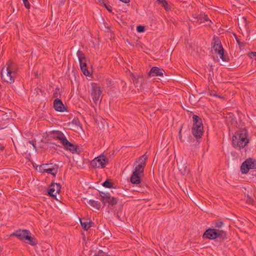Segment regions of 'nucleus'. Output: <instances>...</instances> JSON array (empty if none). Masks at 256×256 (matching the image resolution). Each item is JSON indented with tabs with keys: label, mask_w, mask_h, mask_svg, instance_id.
Segmentation results:
<instances>
[{
	"label": "nucleus",
	"mask_w": 256,
	"mask_h": 256,
	"mask_svg": "<svg viewBox=\"0 0 256 256\" xmlns=\"http://www.w3.org/2000/svg\"><path fill=\"white\" fill-rule=\"evenodd\" d=\"M58 165L54 164H46L40 165L38 171L40 172H46L55 176L58 172Z\"/></svg>",
	"instance_id": "obj_4"
},
{
	"label": "nucleus",
	"mask_w": 256,
	"mask_h": 256,
	"mask_svg": "<svg viewBox=\"0 0 256 256\" xmlns=\"http://www.w3.org/2000/svg\"><path fill=\"white\" fill-rule=\"evenodd\" d=\"M22 1L26 8L27 9H30V6L28 0H22Z\"/></svg>",
	"instance_id": "obj_37"
},
{
	"label": "nucleus",
	"mask_w": 256,
	"mask_h": 256,
	"mask_svg": "<svg viewBox=\"0 0 256 256\" xmlns=\"http://www.w3.org/2000/svg\"><path fill=\"white\" fill-rule=\"evenodd\" d=\"M238 26L240 28H246L248 22L245 17H240L238 18Z\"/></svg>",
	"instance_id": "obj_23"
},
{
	"label": "nucleus",
	"mask_w": 256,
	"mask_h": 256,
	"mask_svg": "<svg viewBox=\"0 0 256 256\" xmlns=\"http://www.w3.org/2000/svg\"><path fill=\"white\" fill-rule=\"evenodd\" d=\"M118 200L116 198H110V201L108 202V204L112 206L116 205L118 204Z\"/></svg>",
	"instance_id": "obj_32"
},
{
	"label": "nucleus",
	"mask_w": 256,
	"mask_h": 256,
	"mask_svg": "<svg viewBox=\"0 0 256 256\" xmlns=\"http://www.w3.org/2000/svg\"><path fill=\"white\" fill-rule=\"evenodd\" d=\"M146 30L145 26L139 25L136 27V30L138 32H144Z\"/></svg>",
	"instance_id": "obj_34"
},
{
	"label": "nucleus",
	"mask_w": 256,
	"mask_h": 256,
	"mask_svg": "<svg viewBox=\"0 0 256 256\" xmlns=\"http://www.w3.org/2000/svg\"><path fill=\"white\" fill-rule=\"evenodd\" d=\"M135 81H136V82H135L136 83H137V79H136V80H135Z\"/></svg>",
	"instance_id": "obj_52"
},
{
	"label": "nucleus",
	"mask_w": 256,
	"mask_h": 256,
	"mask_svg": "<svg viewBox=\"0 0 256 256\" xmlns=\"http://www.w3.org/2000/svg\"><path fill=\"white\" fill-rule=\"evenodd\" d=\"M156 2L159 4L162 5L166 10L169 11L171 10V8L166 0H157Z\"/></svg>",
	"instance_id": "obj_26"
},
{
	"label": "nucleus",
	"mask_w": 256,
	"mask_h": 256,
	"mask_svg": "<svg viewBox=\"0 0 256 256\" xmlns=\"http://www.w3.org/2000/svg\"><path fill=\"white\" fill-rule=\"evenodd\" d=\"M249 56L251 58H254L256 60V52H250L249 54Z\"/></svg>",
	"instance_id": "obj_40"
},
{
	"label": "nucleus",
	"mask_w": 256,
	"mask_h": 256,
	"mask_svg": "<svg viewBox=\"0 0 256 256\" xmlns=\"http://www.w3.org/2000/svg\"><path fill=\"white\" fill-rule=\"evenodd\" d=\"M100 196L101 197L100 200L102 202L104 205L108 202L110 198H114L110 196L109 192H105L102 191H99Z\"/></svg>",
	"instance_id": "obj_19"
},
{
	"label": "nucleus",
	"mask_w": 256,
	"mask_h": 256,
	"mask_svg": "<svg viewBox=\"0 0 256 256\" xmlns=\"http://www.w3.org/2000/svg\"><path fill=\"white\" fill-rule=\"evenodd\" d=\"M192 133L196 139L200 138L204 134V126L192 124Z\"/></svg>",
	"instance_id": "obj_11"
},
{
	"label": "nucleus",
	"mask_w": 256,
	"mask_h": 256,
	"mask_svg": "<svg viewBox=\"0 0 256 256\" xmlns=\"http://www.w3.org/2000/svg\"><path fill=\"white\" fill-rule=\"evenodd\" d=\"M120 0L125 3V4H128L130 2V0Z\"/></svg>",
	"instance_id": "obj_44"
},
{
	"label": "nucleus",
	"mask_w": 256,
	"mask_h": 256,
	"mask_svg": "<svg viewBox=\"0 0 256 256\" xmlns=\"http://www.w3.org/2000/svg\"><path fill=\"white\" fill-rule=\"evenodd\" d=\"M26 243L32 246H36L38 244V240L34 236H32V234H28L26 237V240L24 241Z\"/></svg>",
	"instance_id": "obj_22"
},
{
	"label": "nucleus",
	"mask_w": 256,
	"mask_h": 256,
	"mask_svg": "<svg viewBox=\"0 0 256 256\" xmlns=\"http://www.w3.org/2000/svg\"><path fill=\"white\" fill-rule=\"evenodd\" d=\"M224 50H220V51L218 52L220 56V58L222 60V61L225 62H228L230 60L229 56H228L227 54H224Z\"/></svg>",
	"instance_id": "obj_25"
},
{
	"label": "nucleus",
	"mask_w": 256,
	"mask_h": 256,
	"mask_svg": "<svg viewBox=\"0 0 256 256\" xmlns=\"http://www.w3.org/2000/svg\"><path fill=\"white\" fill-rule=\"evenodd\" d=\"M88 226H90V228L93 226L94 225V222L91 220H90L89 222H88Z\"/></svg>",
	"instance_id": "obj_43"
},
{
	"label": "nucleus",
	"mask_w": 256,
	"mask_h": 256,
	"mask_svg": "<svg viewBox=\"0 0 256 256\" xmlns=\"http://www.w3.org/2000/svg\"><path fill=\"white\" fill-rule=\"evenodd\" d=\"M215 240L218 238L220 241H224L227 239V232L223 230L216 229Z\"/></svg>",
	"instance_id": "obj_20"
},
{
	"label": "nucleus",
	"mask_w": 256,
	"mask_h": 256,
	"mask_svg": "<svg viewBox=\"0 0 256 256\" xmlns=\"http://www.w3.org/2000/svg\"><path fill=\"white\" fill-rule=\"evenodd\" d=\"M246 203L250 204H253L254 202V200L253 198H251L250 197H248L246 200Z\"/></svg>",
	"instance_id": "obj_39"
},
{
	"label": "nucleus",
	"mask_w": 256,
	"mask_h": 256,
	"mask_svg": "<svg viewBox=\"0 0 256 256\" xmlns=\"http://www.w3.org/2000/svg\"><path fill=\"white\" fill-rule=\"evenodd\" d=\"M248 130L246 128L236 132L232 136V144L234 148L240 150L250 142L247 138Z\"/></svg>",
	"instance_id": "obj_2"
},
{
	"label": "nucleus",
	"mask_w": 256,
	"mask_h": 256,
	"mask_svg": "<svg viewBox=\"0 0 256 256\" xmlns=\"http://www.w3.org/2000/svg\"><path fill=\"white\" fill-rule=\"evenodd\" d=\"M99 2H101V4H103L104 2V0H98Z\"/></svg>",
	"instance_id": "obj_48"
},
{
	"label": "nucleus",
	"mask_w": 256,
	"mask_h": 256,
	"mask_svg": "<svg viewBox=\"0 0 256 256\" xmlns=\"http://www.w3.org/2000/svg\"><path fill=\"white\" fill-rule=\"evenodd\" d=\"M214 40L212 48L216 53L218 52L220 50H224L221 42L218 38L214 37Z\"/></svg>",
	"instance_id": "obj_18"
},
{
	"label": "nucleus",
	"mask_w": 256,
	"mask_h": 256,
	"mask_svg": "<svg viewBox=\"0 0 256 256\" xmlns=\"http://www.w3.org/2000/svg\"><path fill=\"white\" fill-rule=\"evenodd\" d=\"M29 142H30V144H32L34 146V148H36V146H35V145H34V141H33V140H30V141H29Z\"/></svg>",
	"instance_id": "obj_45"
},
{
	"label": "nucleus",
	"mask_w": 256,
	"mask_h": 256,
	"mask_svg": "<svg viewBox=\"0 0 256 256\" xmlns=\"http://www.w3.org/2000/svg\"><path fill=\"white\" fill-rule=\"evenodd\" d=\"M142 176L143 174L132 172L130 178V182L133 184H138L141 186L142 184L140 178Z\"/></svg>",
	"instance_id": "obj_17"
},
{
	"label": "nucleus",
	"mask_w": 256,
	"mask_h": 256,
	"mask_svg": "<svg viewBox=\"0 0 256 256\" xmlns=\"http://www.w3.org/2000/svg\"><path fill=\"white\" fill-rule=\"evenodd\" d=\"M53 107L58 112H68V107L64 106L60 98H56L53 102Z\"/></svg>",
	"instance_id": "obj_12"
},
{
	"label": "nucleus",
	"mask_w": 256,
	"mask_h": 256,
	"mask_svg": "<svg viewBox=\"0 0 256 256\" xmlns=\"http://www.w3.org/2000/svg\"><path fill=\"white\" fill-rule=\"evenodd\" d=\"M62 144L64 146V148L66 150H70L72 154L76 153L77 154H80V148L76 145H74L70 142L66 138L64 140Z\"/></svg>",
	"instance_id": "obj_9"
},
{
	"label": "nucleus",
	"mask_w": 256,
	"mask_h": 256,
	"mask_svg": "<svg viewBox=\"0 0 256 256\" xmlns=\"http://www.w3.org/2000/svg\"><path fill=\"white\" fill-rule=\"evenodd\" d=\"M94 256H108L102 250H99Z\"/></svg>",
	"instance_id": "obj_35"
},
{
	"label": "nucleus",
	"mask_w": 256,
	"mask_h": 256,
	"mask_svg": "<svg viewBox=\"0 0 256 256\" xmlns=\"http://www.w3.org/2000/svg\"><path fill=\"white\" fill-rule=\"evenodd\" d=\"M61 186L60 184L52 183L49 186L48 190V194L52 197H56V194L60 190Z\"/></svg>",
	"instance_id": "obj_13"
},
{
	"label": "nucleus",
	"mask_w": 256,
	"mask_h": 256,
	"mask_svg": "<svg viewBox=\"0 0 256 256\" xmlns=\"http://www.w3.org/2000/svg\"><path fill=\"white\" fill-rule=\"evenodd\" d=\"M4 147L0 144V150L2 151L4 150Z\"/></svg>",
	"instance_id": "obj_47"
},
{
	"label": "nucleus",
	"mask_w": 256,
	"mask_h": 256,
	"mask_svg": "<svg viewBox=\"0 0 256 256\" xmlns=\"http://www.w3.org/2000/svg\"><path fill=\"white\" fill-rule=\"evenodd\" d=\"M102 93L100 87L95 82L92 83V96L93 101L96 103L99 100L100 97Z\"/></svg>",
	"instance_id": "obj_8"
},
{
	"label": "nucleus",
	"mask_w": 256,
	"mask_h": 256,
	"mask_svg": "<svg viewBox=\"0 0 256 256\" xmlns=\"http://www.w3.org/2000/svg\"><path fill=\"white\" fill-rule=\"evenodd\" d=\"M102 185L103 186L107 188H112L114 187V184L111 182L110 180L107 179L102 184Z\"/></svg>",
	"instance_id": "obj_29"
},
{
	"label": "nucleus",
	"mask_w": 256,
	"mask_h": 256,
	"mask_svg": "<svg viewBox=\"0 0 256 256\" xmlns=\"http://www.w3.org/2000/svg\"><path fill=\"white\" fill-rule=\"evenodd\" d=\"M61 96V94L60 92V88L58 86H56V88L54 90V92L52 94V98H59Z\"/></svg>",
	"instance_id": "obj_28"
},
{
	"label": "nucleus",
	"mask_w": 256,
	"mask_h": 256,
	"mask_svg": "<svg viewBox=\"0 0 256 256\" xmlns=\"http://www.w3.org/2000/svg\"><path fill=\"white\" fill-rule=\"evenodd\" d=\"M148 157L145 154L140 156L134 163L135 166L133 172L140 174L144 175V168L146 165V160Z\"/></svg>",
	"instance_id": "obj_5"
},
{
	"label": "nucleus",
	"mask_w": 256,
	"mask_h": 256,
	"mask_svg": "<svg viewBox=\"0 0 256 256\" xmlns=\"http://www.w3.org/2000/svg\"><path fill=\"white\" fill-rule=\"evenodd\" d=\"M104 234H105L106 236H112L110 232L108 230H106V232H104Z\"/></svg>",
	"instance_id": "obj_41"
},
{
	"label": "nucleus",
	"mask_w": 256,
	"mask_h": 256,
	"mask_svg": "<svg viewBox=\"0 0 256 256\" xmlns=\"http://www.w3.org/2000/svg\"><path fill=\"white\" fill-rule=\"evenodd\" d=\"M224 225V222L220 220H216L214 222V226L217 228L216 229L220 230Z\"/></svg>",
	"instance_id": "obj_31"
},
{
	"label": "nucleus",
	"mask_w": 256,
	"mask_h": 256,
	"mask_svg": "<svg viewBox=\"0 0 256 256\" xmlns=\"http://www.w3.org/2000/svg\"><path fill=\"white\" fill-rule=\"evenodd\" d=\"M108 163V158L106 156L101 155L93 160L91 162V165L94 168H104Z\"/></svg>",
	"instance_id": "obj_7"
},
{
	"label": "nucleus",
	"mask_w": 256,
	"mask_h": 256,
	"mask_svg": "<svg viewBox=\"0 0 256 256\" xmlns=\"http://www.w3.org/2000/svg\"><path fill=\"white\" fill-rule=\"evenodd\" d=\"M182 126L181 127V128H180V130L179 131V132H178V136H179L180 139L182 142Z\"/></svg>",
	"instance_id": "obj_42"
},
{
	"label": "nucleus",
	"mask_w": 256,
	"mask_h": 256,
	"mask_svg": "<svg viewBox=\"0 0 256 256\" xmlns=\"http://www.w3.org/2000/svg\"><path fill=\"white\" fill-rule=\"evenodd\" d=\"M236 42H237L238 43V45H239L240 46H242V44H242V42H240V41L238 40L237 38H236Z\"/></svg>",
	"instance_id": "obj_46"
},
{
	"label": "nucleus",
	"mask_w": 256,
	"mask_h": 256,
	"mask_svg": "<svg viewBox=\"0 0 256 256\" xmlns=\"http://www.w3.org/2000/svg\"><path fill=\"white\" fill-rule=\"evenodd\" d=\"M50 136L58 140H60V142L62 144L64 140H66V137L64 134L60 131L59 130H53L50 132Z\"/></svg>",
	"instance_id": "obj_15"
},
{
	"label": "nucleus",
	"mask_w": 256,
	"mask_h": 256,
	"mask_svg": "<svg viewBox=\"0 0 256 256\" xmlns=\"http://www.w3.org/2000/svg\"><path fill=\"white\" fill-rule=\"evenodd\" d=\"M214 96H216V97H219V98H220V96H218V95H217V94L214 95Z\"/></svg>",
	"instance_id": "obj_51"
},
{
	"label": "nucleus",
	"mask_w": 256,
	"mask_h": 256,
	"mask_svg": "<svg viewBox=\"0 0 256 256\" xmlns=\"http://www.w3.org/2000/svg\"><path fill=\"white\" fill-rule=\"evenodd\" d=\"M80 222L82 227L84 230H87L90 228L88 221L83 222L82 220H80Z\"/></svg>",
	"instance_id": "obj_30"
},
{
	"label": "nucleus",
	"mask_w": 256,
	"mask_h": 256,
	"mask_svg": "<svg viewBox=\"0 0 256 256\" xmlns=\"http://www.w3.org/2000/svg\"><path fill=\"white\" fill-rule=\"evenodd\" d=\"M256 168V160L252 158H248L244 161L240 166L242 173L247 174L250 169Z\"/></svg>",
	"instance_id": "obj_6"
},
{
	"label": "nucleus",
	"mask_w": 256,
	"mask_h": 256,
	"mask_svg": "<svg viewBox=\"0 0 256 256\" xmlns=\"http://www.w3.org/2000/svg\"><path fill=\"white\" fill-rule=\"evenodd\" d=\"M116 216L118 218L119 220H121L120 218V216L118 214H117Z\"/></svg>",
	"instance_id": "obj_50"
},
{
	"label": "nucleus",
	"mask_w": 256,
	"mask_h": 256,
	"mask_svg": "<svg viewBox=\"0 0 256 256\" xmlns=\"http://www.w3.org/2000/svg\"><path fill=\"white\" fill-rule=\"evenodd\" d=\"M216 232V228H208L204 233L202 238L209 240H215Z\"/></svg>",
	"instance_id": "obj_16"
},
{
	"label": "nucleus",
	"mask_w": 256,
	"mask_h": 256,
	"mask_svg": "<svg viewBox=\"0 0 256 256\" xmlns=\"http://www.w3.org/2000/svg\"><path fill=\"white\" fill-rule=\"evenodd\" d=\"M196 18L197 20L196 22H198L200 24L203 23L204 22H208L210 23H212V21L209 19L208 15L204 13L201 12L196 17Z\"/></svg>",
	"instance_id": "obj_21"
},
{
	"label": "nucleus",
	"mask_w": 256,
	"mask_h": 256,
	"mask_svg": "<svg viewBox=\"0 0 256 256\" xmlns=\"http://www.w3.org/2000/svg\"><path fill=\"white\" fill-rule=\"evenodd\" d=\"M102 4L108 12H112V8L110 6L107 5V4L105 2Z\"/></svg>",
	"instance_id": "obj_38"
},
{
	"label": "nucleus",
	"mask_w": 256,
	"mask_h": 256,
	"mask_svg": "<svg viewBox=\"0 0 256 256\" xmlns=\"http://www.w3.org/2000/svg\"><path fill=\"white\" fill-rule=\"evenodd\" d=\"M180 171H181L182 173L184 174H188L189 172V169L188 168L187 166H180Z\"/></svg>",
	"instance_id": "obj_33"
},
{
	"label": "nucleus",
	"mask_w": 256,
	"mask_h": 256,
	"mask_svg": "<svg viewBox=\"0 0 256 256\" xmlns=\"http://www.w3.org/2000/svg\"><path fill=\"white\" fill-rule=\"evenodd\" d=\"M28 234H31V232L28 230L20 229L14 232L10 236H16L20 240L24 242Z\"/></svg>",
	"instance_id": "obj_10"
},
{
	"label": "nucleus",
	"mask_w": 256,
	"mask_h": 256,
	"mask_svg": "<svg viewBox=\"0 0 256 256\" xmlns=\"http://www.w3.org/2000/svg\"><path fill=\"white\" fill-rule=\"evenodd\" d=\"M135 80H136V76H132V80H133L134 82H135Z\"/></svg>",
	"instance_id": "obj_49"
},
{
	"label": "nucleus",
	"mask_w": 256,
	"mask_h": 256,
	"mask_svg": "<svg viewBox=\"0 0 256 256\" xmlns=\"http://www.w3.org/2000/svg\"><path fill=\"white\" fill-rule=\"evenodd\" d=\"M74 52H76V56L78 60L81 70L85 76H89L90 72L88 70L87 60L84 54L80 49H78V47L74 48Z\"/></svg>",
	"instance_id": "obj_3"
},
{
	"label": "nucleus",
	"mask_w": 256,
	"mask_h": 256,
	"mask_svg": "<svg viewBox=\"0 0 256 256\" xmlns=\"http://www.w3.org/2000/svg\"><path fill=\"white\" fill-rule=\"evenodd\" d=\"M164 70L161 68L154 66L148 73L149 76H162Z\"/></svg>",
	"instance_id": "obj_14"
},
{
	"label": "nucleus",
	"mask_w": 256,
	"mask_h": 256,
	"mask_svg": "<svg viewBox=\"0 0 256 256\" xmlns=\"http://www.w3.org/2000/svg\"><path fill=\"white\" fill-rule=\"evenodd\" d=\"M255 37H256V36Z\"/></svg>",
	"instance_id": "obj_53"
},
{
	"label": "nucleus",
	"mask_w": 256,
	"mask_h": 256,
	"mask_svg": "<svg viewBox=\"0 0 256 256\" xmlns=\"http://www.w3.org/2000/svg\"><path fill=\"white\" fill-rule=\"evenodd\" d=\"M72 123L76 126H78L80 124V120L77 118H74L72 120Z\"/></svg>",
	"instance_id": "obj_36"
},
{
	"label": "nucleus",
	"mask_w": 256,
	"mask_h": 256,
	"mask_svg": "<svg viewBox=\"0 0 256 256\" xmlns=\"http://www.w3.org/2000/svg\"><path fill=\"white\" fill-rule=\"evenodd\" d=\"M192 122L194 124L203 126L202 118L196 115L193 114Z\"/></svg>",
	"instance_id": "obj_27"
},
{
	"label": "nucleus",
	"mask_w": 256,
	"mask_h": 256,
	"mask_svg": "<svg viewBox=\"0 0 256 256\" xmlns=\"http://www.w3.org/2000/svg\"><path fill=\"white\" fill-rule=\"evenodd\" d=\"M88 204L90 205L92 208L99 210L100 208V203L98 201H96L93 200H90Z\"/></svg>",
	"instance_id": "obj_24"
},
{
	"label": "nucleus",
	"mask_w": 256,
	"mask_h": 256,
	"mask_svg": "<svg viewBox=\"0 0 256 256\" xmlns=\"http://www.w3.org/2000/svg\"><path fill=\"white\" fill-rule=\"evenodd\" d=\"M18 68L15 63L9 60L1 70L2 80L8 84L14 82L17 74Z\"/></svg>",
	"instance_id": "obj_1"
}]
</instances>
